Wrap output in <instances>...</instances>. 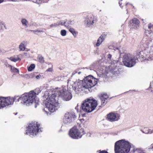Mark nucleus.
I'll use <instances>...</instances> for the list:
<instances>
[{
	"instance_id": "obj_1",
	"label": "nucleus",
	"mask_w": 153,
	"mask_h": 153,
	"mask_svg": "<svg viewBox=\"0 0 153 153\" xmlns=\"http://www.w3.org/2000/svg\"><path fill=\"white\" fill-rule=\"evenodd\" d=\"M153 25L149 24L148 29L146 30L145 35L141 42V51H137L135 58L137 61L147 62L153 60Z\"/></svg>"
},
{
	"instance_id": "obj_2",
	"label": "nucleus",
	"mask_w": 153,
	"mask_h": 153,
	"mask_svg": "<svg viewBox=\"0 0 153 153\" xmlns=\"http://www.w3.org/2000/svg\"><path fill=\"white\" fill-rule=\"evenodd\" d=\"M36 97V93L33 91H31L29 93H24L20 97L19 96L14 97H0V109L8 108L9 105H12L16 99L17 102L20 101L22 104L27 106L31 105L35 102V107L36 108L39 103L35 102Z\"/></svg>"
},
{
	"instance_id": "obj_3",
	"label": "nucleus",
	"mask_w": 153,
	"mask_h": 153,
	"mask_svg": "<svg viewBox=\"0 0 153 153\" xmlns=\"http://www.w3.org/2000/svg\"><path fill=\"white\" fill-rule=\"evenodd\" d=\"M98 79L89 75L82 80L79 79L75 81L68 80V86L72 88L76 94H78L85 89L91 88L97 84Z\"/></svg>"
},
{
	"instance_id": "obj_4",
	"label": "nucleus",
	"mask_w": 153,
	"mask_h": 153,
	"mask_svg": "<svg viewBox=\"0 0 153 153\" xmlns=\"http://www.w3.org/2000/svg\"><path fill=\"white\" fill-rule=\"evenodd\" d=\"M56 95L55 94L48 95V97L45 99V107L44 110L47 114L49 112H53L61 106V104L58 102L56 100Z\"/></svg>"
},
{
	"instance_id": "obj_5",
	"label": "nucleus",
	"mask_w": 153,
	"mask_h": 153,
	"mask_svg": "<svg viewBox=\"0 0 153 153\" xmlns=\"http://www.w3.org/2000/svg\"><path fill=\"white\" fill-rule=\"evenodd\" d=\"M97 105V102L93 98H88L84 100L82 104L80 112L82 117L85 116L86 113L82 114L83 111L90 113L93 111Z\"/></svg>"
},
{
	"instance_id": "obj_6",
	"label": "nucleus",
	"mask_w": 153,
	"mask_h": 153,
	"mask_svg": "<svg viewBox=\"0 0 153 153\" xmlns=\"http://www.w3.org/2000/svg\"><path fill=\"white\" fill-rule=\"evenodd\" d=\"M133 145L128 141L122 139L117 141L114 145L115 153H128Z\"/></svg>"
},
{
	"instance_id": "obj_7",
	"label": "nucleus",
	"mask_w": 153,
	"mask_h": 153,
	"mask_svg": "<svg viewBox=\"0 0 153 153\" xmlns=\"http://www.w3.org/2000/svg\"><path fill=\"white\" fill-rule=\"evenodd\" d=\"M40 125L37 122H34L29 124L27 127L25 134L29 135L30 137H33L36 136L39 132H42L40 128Z\"/></svg>"
},
{
	"instance_id": "obj_8",
	"label": "nucleus",
	"mask_w": 153,
	"mask_h": 153,
	"mask_svg": "<svg viewBox=\"0 0 153 153\" xmlns=\"http://www.w3.org/2000/svg\"><path fill=\"white\" fill-rule=\"evenodd\" d=\"M137 58L135 56L129 53H125L123 57V62L124 65L128 67H132L136 64Z\"/></svg>"
},
{
	"instance_id": "obj_9",
	"label": "nucleus",
	"mask_w": 153,
	"mask_h": 153,
	"mask_svg": "<svg viewBox=\"0 0 153 153\" xmlns=\"http://www.w3.org/2000/svg\"><path fill=\"white\" fill-rule=\"evenodd\" d=\"M85 134L84 129L81 128L79 130L76 126H74L71 128L69 132V136L74 139H78L81 138Z\"/></svg>"
},
{
	"instance_id": "obj_10",
	"label": "nucleus",
	"mask_w": 153,
	"mask_h": 153,
	"mask_svg": "<svg viewBox=\"0 0 153 153\" xmlns=\"http://www.w3.org/2000/svg\"><path fill=\"white\" fill-rule=\"evenodd\" d=\"M57 93L59 97L65 101L70 100L72 97L71 93L64 88H59Z\"/></svg>"
},
{
	"instance_id": "obj_11",
	"label": "nucleus",
	"mask_w": 153,
	"mask_h": 153,
	"mask_svg": "<svg viewBox=\"0 0 153 153\" xmlns=\"http://www.w3.org/2000/svg\"><path fill=\"white\" fill-rule=\"evenodd\" d=\"M76 116L73 112H68L65 113L63 119L64 123L68 125L71 123L74 120Z\"/></svg>"
},
{
	"instance_id": "obj_12",
	"label": "nucleus",
	"mask_w": 153,
	"mask_h": 153,
	"mask_svg": "<svg viewBox=\"0 0 153 153\" xmlns=\"http://www.w3.org/2000/svg\"><path fill=\"white\" fill-rule=\"evenodd\" d=\"M95 18L92 15H88L84 21V23L86 27H89L93 25L95 21Z\"/></svg>"
},
{
	"instance_id": "obj_13",
	"label": "nucleus",
	"mask_w": 153,
	"mask_h": 153,
	"mask_svg": "<svg viewBox=\"0 0 153 153\" xmlns=\"http://www.w3.org/2000/svg\"><path fill=\"white\" fill-rule=\"evenodd\" d=\"M129 25L131 29H138L139 27L140 21L137 18H134L130 21Z\"/></svg>"
},
{
	"instance_id": "obj_14",
	"label": "nucleus",
	"mask_w": 153,
	"mask_h": 153,
	"mask_svg": "<svg viewBox=\"0 0 153 153\" xmlns=\"http://www.w3.org/2000/svg\"><path fill=\"white\" fill-rule=\"evenodd\" d=\"M120 117V116L118 114L111 112L107 115V118L108 120L113 122L118 120Z\"/></svg>"
},
{
	"instance_id": "obj_15",
	"label": "nucleus",
	"mask_w": 153,
	"mask_h": 153,
	"mask_svg": "<svg viewBox=\"0 0 153 153\" xmlns=\"http://www.w3.org/2000/svg\"><path fill=\"white\" fill-rule=\"evenodd\" d=\"M101 100L102 105H105L107 102V100L108 96L105 93L102 94L99 96Z\"/></svg>"
},
{
	"instance_id": "obj_16",
	"label": "nucleus",
	"mask_w": 153,
	"mask_h": 153,
	"mask_svg": "<svg viewBox=\"0 0 153 153\" xmlns=\"http://www.w3.org/2000/svg\"><path fill=\"white\" fill-rule=\"evenodd\" d=\"M105 37V35L102 34L101 35L99 38L98 39L97 42L96 44V46L97 47L99 46L101 44L102 42L104 40Z\"/></svg>"
},
{
	"instance_id": "obj_17",
	"label": "nucleus",
	"mask_w": 153,
	"mask_h": 153,
	"mask_svg": "<svg viewBox=\"0 0 153 153\" xmlns=\"http://www.w3.org/2000/svg\"><path fill=\"white\" fill-rule=\"evenodd\" d=\"M95 66V64H93L91 65L90 66L88 67L83 68H81L84 69H86V72H89L91 71H95V70H96Z\"/></svg>"
},
{
	"instance_id": "obj_18",
	"label": "nucleus",
	"mask_w": 153,
	"mask_h": 153,
	"mask_svg": "<svg viewBox=\"0 0 153 153\" xmlns=\"http://www.w3.org/2000/svg\"><path fill=\"white\" fill-rule=\"evenodd\" d=\"M131 153H146L144 150L140 148H134L131 151Z\"/></svg>"
},
{
	"instance_id": "obj_19",
	"label": "nucleus",
	"mask_w": 153,
	"mask_h": 153,
	"mask_svg": "<svg viewBox=\"0 0 153 153\" xmlns=\"http://www.w3.org/2000/svg\"><path fill=\"white\" fill-rule=\"evenodd\" d=\"M27 1H31L37 4H41L42 2H47L49 0H27Z\"/></svg>"
},
{
	"instance_id": "obj_20",
	"label": "nucleus",
	"mask_w": 153,
	"mask_h": 153,
	"mask_svg": "<svg viewBox=\"0 0 153 153\" xmlns=\"http://www.w3.org/2000/svg\"><path fill=\"white\" fill-rule=\"evenodd\" d=\"M8 59L11 61L14 62H16L17 61L21 60L20 58H19L18 56H11Z\"/></svg>"
},
{
	"instance_id": "obj_21",
	"label": "nucleus",
	"mask_w": 153,
	"mask_h": 153,
	"mask_svg": "<svg viewBox=\"0 0 153 153\" xmlns=\"http://www.w3.org/2000/svg\"><path fill=\"white\" fill-rule=\"evenodd\" d=\"M37 59L38 61L41 63H43L45 62L44 57L41 54L38 55Z\"/></svg>"
},
{
	"instance_id": "obj_22",
	"label": "nucleus",
	"mask_w": 153,
	"mask_h": 153,
	"mask_svg": "<svg viewBox=\"0 0 153 153\" xmlns=\"http://www.w3.org/2000/svg\"><path fill=\"white\" fill-rule=\"evenodd\" d=\"M21 22L23 26L26 27H27V24L28 22L25 19H22Z\"/></svg>"
},
{
	"instance_id": "obj_23",
	"label": "nucleus",
	"mask_w": 153,
	"mask_h": 153,
	"mask_svg": "<svg viewBox=\"0 0 153 153\" xmlns=\"http://www.w3.org/2000/svg\"><path fill=\"white\" fill-rule=\"evenodd\" d=\"M69 31L72 33L73 36L74 37H76V32L75 31V29L73 28H71L69 29Z\"/></svg>"
},
{
	"instance_id": "obj_24",
	"label": "nucleus",
	"mask_w": 153,
	"mask_h": 153,
	"mask_svg": "<svg viewBox=\"0 0 153 153\" xmlns=\"http://www.w3.org/2000/svg\"><path fill=\"white\" fill-rule=\"evenodd\" d=\"M19 49L20 51H24L25 50V47L24 43H22L20 44L19 46Z\"/></svg>"
},
{
	"instance_id": "obj_25",
	"label": "nucleus",
	"mask_w": 153,
	"mask_h": 153,
	"mask_svg": "<svg viewBox=\"0 0 153 153\" xmlns=\"http://www.w3.org/2000/svg\"><path fill=\"white\" fill-rule=\"evenodd\" d=\"M9 68H10L12 72H14L16 73H19V70L15 68H13L12 66L11 65H9Z\"/></svg>"
},
{
	"instance_id": "obj_26",
	"label": "nucleus",
	"mask_w": 153,
	"mask_h": 153,
	"mask_svg": "<svg viewBox=\"0 0 153 153\" xmlns=\"http://www.w3.org/2000/svg\"><path fill=\"white\" fill-rule=\"evenodd\" d=\"M35 65L34 64H32L28 68V71H32L35 68Z\"/></svg>"
},
{
	"instance_id": "obj_27",
	"label": "nucleus",
	"mask_w": 153,
	"mask_h": 153,
	"mask_svg": "<svg viewBox=\"0 0 153 153\" xmlns=\"http://www.w3.org/2000/svg\"><path fill=\"white\" fill-rule=\"evenodd\" d=\"M4 27L6 29L4 24L2 22L0 21V30L3 29Z\"/></svg>"
},
{
	"instance_id": "obj_28",
	"label": "nucleus",
	"mask_w": 153,
	"mask_h": 153,
	"mask_svg": "<svg viewBox=\"0 0 153 153\" xmlns=\"http://www.w3.org/2000/svg\"><path fill=\"white\" fill-rule=\"evenodd\" d=\"M66 31L65 30H62L60 32L62 36H65L66 34Z\"/></svg>"
},
{
	"instance_id": "obj_29",
	"label": "nucleus",
	"mask_w": 153,
	"mask_h": 153,
	"mask_svg": "<svg viewBox=\"0 0 153 153\" xmlns=\"http://www.w3.org/2000/svg\"><path fill=\"white\" fill-rule=\"evenodd\" d=\"M62 79L63 78L61 76H58L55 78L54 80L55 81H59L62 80Z\"/></svg>"
},
{
	"instance_id": "obj_30",
	"label": "nucleus",
	"mask_w": 153,
	"mask_h": 153,
	"mask_svg": "<svg viewBox=\"0 0 153 153\" xmlns=\"http://www.w3.org/2000/svg\"><path fill=\"white\" fill-rule=\"evenodd\" d=\"M30 31H33L34 32L36 33H35L37 35H39L38 33V32H44V31L42 30H29Z\"/></svg>"
},
{
	"instance_id": "obj_31",
	"label": "nucleus",
	"mask_w": 153,
	"mask_h": 153,
	"mask_svg": "<svg viewBox=\"0 0 153 153\" xmlns=\"http://www.w3.org/2000/svg\"><path fill=\"white\" fill-rule=\"evenodd\" d=\"M142 132L143 133L146 134H151L153 133V129L152 130L148 129V131H142Z\"/></svg>"
},
{
	"instance_id": "obj_32",
	"label": "nucleus",
	"mask_w": 153,
	"mask_h": 153,
	"mask_svg": "<svg viewBox=\"0 0 153 153\" xmlns=\"http://www.w3.org/2000/svg\"><path fill=\"white\" fill-rule=\"evenodd\" d=\"M58 26V25L57 22H56L51 25L50 26V27L49 28L50 29L53 27H55Z\"/></svg>"
},
{
	"instance_id": "obj_33",
	"label": "nucleus",
	"mask_w": 153,
	"mask_h": 153,
	"mask_svg": "<svg viewBox=\"0 0 153 153\" xmlns=\"http://www.w3.org/2000/svg\"><path fill=\"white\" fill-rule=\"evenodd\" d=\"M67 21L69 25H73L75 23V22L74 20H68Z\"/></svg>"
},
{
	"instance_id": "obj_34",
	"label": "nucleus",
	"mask_w": 153,
	"mask_h": 153,
	"mask_svg": "<svg viewBox=\"0 0 153 153\" xmlns=\"http://www.w3.org/2000/svg\"><path fill=\"white\" fill-rule=\"evenodd\" d=\"M57 24L58 25V26L60 25H64V22H63V21H61L58 22H56Z\"/></svg>"
},
{
	"instance_id": "obj_35",
	"label": "nucleus",
	"mask_w": 153,
	"mask_h": 153,
	"mask_svg": "<svg viewBox=\"0 0 153 153\" xmlns=\"http://www.w3.org/2000/svg\"><path fill=\"white\" fill-rule=\"evenodd\" d=\"M77 73H78L79 74H81V72H78L77 71V70H76L75 71L73 72L72 73V76L74 75L75 74H76Z\"/></svg>"
},
{
	"instance_id": "obj_36",
	"label": "nucleus",
	"mask_w": 153,
	"mask_h": 153,
	"mask_svg": "<svg viewBox=\"0 0 153 153\" xmlns=\"http://www.w3.org/2000/svg\"><path fill=\"white\" fill-rule=\"evenodd\" d=\"M64 25L66 27H68L69 26V24H68V21L67 20H66L65 22H64Z\"/></svg>"
},
{
	"instance_id": "obj_37",
	"label": "nucleus",
	"mask_w": 153,
	"mask_h": 153,
	"mask_svg": "<svg viewBox=\"0 0 153 153\" xmlns=\"http://www.w3.org/2000/svg\"><path fill=\"white\" fill-rule=\"evenodd\" d=\"M114 51H116V50H118L119 51V52L120 53H121L120 50V48L116 47V48H114Z\"/></svg>"
},
{
	"instance_id": "obj_38",
	"label": "nucleus",
	"mask_w": 153,
	"mask_h": 153,
	"mask_svg": "<svg viewBox=\"0 0 153 153\" xmlns=\"http://www.w3.org/2000/svg\"><path fill=\"white\" fill-rule=\"evenodd\" d=\"M149 149H151L153 150V143L152 144L149 146Z\"/></svg>"
},
{
	"instance_id": "obj_39",
	"label": "nucleus",
	"mask_w": 153,
	"mask_h": 153,
	"mask_svg": "<svg viewBox=\"0 0 153 153\" xmlns=\"http://www.w3.org/2000/svg\"><path fill=\"white\" fill-rule=\"evenodd\" d=\"M41 75L40 74H39V75L36 76V77L37 79H39L41 78Z\"/></svg>"
},
{
	"instance_id": "obj_40",
	"label": "nucleus",
	"mask_w": 153,
	"mask_h": 153,
	"mask_svg": "<svg viewBox=\"0 0 153 153\" xmlns=\"http://www.w3.org/2000/svg\"><path fill=\"white\" fill-rule=\"evenodd\" d=\"M53 70L52 68H48L46 71H47L51 72Z\"/></svg>"
},
{
	"instance_id": "obj_41",
	"label": "nucleus",
	"mask_w": 153,
	"mask_h": 153,
	"mask_svg": "<svg viewBox=\"0 0 153 153\" xmlns=\"http://www.w3.org/2000/svg\"><path fill=\"white\" fill-rule=\"evenodd\" d=\"M122 1V0L120 1L119 2V6L120 7H121L122 8V7H123V6H121V5L122 4V3L121 2Z\"/></svg>"
},
{
	"instance_id": "obj_42",
	"label": "nucleus",
	"mask_w": 153,
	"mask_h": 153,
	"mask_svg": "<svg viewBox=\"0 0 153 153\" xmlns=\"http://www.w3.org/2000/svg\"><path fill=\"white\" fill-rule=\"evenodd\" d=\"M128 4H129V5H131V6H132L133 8H134V6H133L132 4H130L129 3H126V5H127Z\"/></svg>"
},
{
	"instance_id": "obj_43",
	"label": "nucleus",
	"mask_w": 153,
	"mask_h": 153,
	"mask_svg": "<svg viewBox=\"0 0 153 153\" xmlns=\"http://www.w3.org/2000/svg\"><path fill=\"white\" fill-rule=\"evenodd\" d=\"M78 104H77V106H76L75 107V109L76 110V111H77V112H79V110L78 109Z\"/></svg>"
},
{
	"instance_id": "obj_44",
	"label": "nucleus",
	"mask_w": 153,
	"mask_h": 153,
	"mask_svg": "<svg viewBox=\"0 0 153 153\" xmlns=\"http://www.w3.org/2000/svg\"><path fill=\"white\" fill-rule=\"evenodd\" d=\"M111 57V55L109 54L108 55V58L109 59H110Z\"/></svg>"
},
{
	"instance_id": "obj_45",
	"label": "nucleus",
	"mask_w": 153,
	"mask_h": 153,
	"mask_svg": "<svg viewBox=\"0 0 153 153\" xmlns=\"http://www.w3.org/2000/svg\"><path fill=\"white\" fill-rule=\"evenodd\" d=\"M36 22H34L32 23L31 25L34 26H36Z\"/></svg>"
},
{
	"instance_id": "obj_46",
	"label": "nucleus",
	"mask_w": 153,
	"mask_h": 153,
	"mask_svg": "<svg viewBox=\"0 0 153 153\" xmlns=\"http://www.w3.org/2000/svg\"><path fill=\"white\" fill-rule=\"evenodd\" d=\"M3 0H0V4L3 1Z\"/></svg>"
},
{
	"instance_id": "obj_47",
	"label": "nucleus",
	"mask_w": 153,
	"mask_h": 153,
	"mask_svg": "<svg viewBox=\"0 0 153 153\" xmlns=\"http://www.w3.org/2000/svg\"><path fill=\"white\" fill-rule=\"evenodd\" d=\"M5 65L6 66V67H9V64H6Z\"/></svg>"
},
{
	"instance_id": "obj_48",
	"label": "nucleus",
	"mask_w": 153,
	"mask_h": 153,
	"mask_svg": "<svg viewBox=\"0 0 153 153\" xmlns=\"http://www.w3.org/2000/svg\"><path fill=\"white\" fill-rule=\"evenodd\" d=\"M11 1H16L17 0H10Z\"/></svg>"
},
{
	"instance_id": "obj_49",
	"label": "nucleus",
	"mask_w": 153,
	"mask_h": 153,
	"mask_svg": "<svg viewBox=\"0 0 153 153\" xmlns=\"http://www.w3.org/2000/svg\"><path fill=\"white\" fill-rule=\"evenodd\" d=\"M17 114V113H15V115H16Z\"/></svg>"
},
{
	"instance_id": "obj_50",
	"label": "nucleus",
	"mask_w": 153,
	"mask_h": 153,
	"mask_svg": "<svg viewBox=\"0 0 153 153\" xmlns=\"http://www.w3.org/2000/svg\"><path fill=\"white\" fill-rule=\"evenodd\" d=\"M42 29L44 30H46V29L45 28H43Z\"/></svg>"
},
{
	"instance_id": "obj_51",
	"label": "nucleus",
	"mask_w": 153,
	"mask_h": 153,
	"mask_svg": "<svg viewBox=\"0 0 153 153\" xmlns=\"http://www.w3.org/2000/svg\"><path fill=\"white\" fill-rule=\"evenodd\" d=\"M133 91H136L135 90H133Z\"/></svg>"
},
{
	"instance_id": "obj_52",
	"label": "nucleus",
	"mask_w": 153,
	"mask_h": 153,
	"mask_svg": "<svg viewBox=\"0 0 153 153\" xmlns=\"http://www.w3.org/2000/svg\"><path fill=\"white\" fill-rule=\"evenodd\" d=\"M25 54H27V53H24Z\"/></svg>"
},
{
	"instance_id": "obj_53",
	"label": "nucleus",
	"mask_w": 153,
	"mask_h": 153,
	"mask_svg": "<svg viewBox=\"0 0 153 153\" xmlns=\"http://www.w3.org/2000/svg\"><path fill=\"white\" fill-rule=\"evenodd\" d=\"M40 92H41V91H39V93H40Z\"/></svg>"
}]
</instances>
